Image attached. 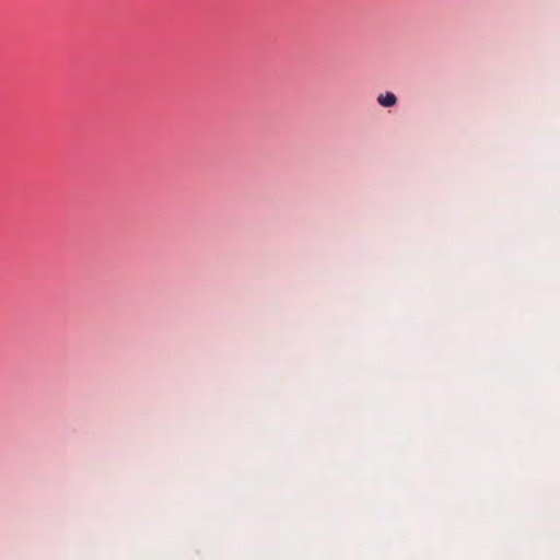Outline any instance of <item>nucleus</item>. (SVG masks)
I'll list each match as a JSON object with an SVG mask.
<instances>
[{
    "mask_svg": "<svg viewBox=\"0 0 560 560\" xmlns=\"http://www.w3.org/2000/svg\"><path fill=\"white\" fill-rule=\"evenodd\" d=\"M377 102L383 107H392L397 103V97L394 93L387 92L377 96Z\"/></svg>",
    "mask_w": 560,
    "mask_h": 560,
    "instance_id": "nucleus-1",
    "label": "nucleus"
}]
</instances>
